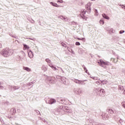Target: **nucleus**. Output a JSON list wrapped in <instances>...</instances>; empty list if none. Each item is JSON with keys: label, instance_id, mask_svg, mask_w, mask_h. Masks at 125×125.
Instances as JSON below:
<instances>
[{"label": "nucleus", "instance_id": "obj_1", "mask_svg": "<svg viewBox=\"0 0 125 125\" xmlns=\"http://www.w3.org/2000/svg\"><path fill=\"white\" fill-rule=\"evenodd\" d=\"M0 54L4 57H9V56L13 54V51L12 50L4 49L1 51Z\"/></svg>", "mask_w": 125, "mask_h": 125}, {"label": "nucleus", "instance_id": "obj_2", "mask_svg": "<svg viewBox=\"0 0 125 125\" xmlns=\"http://www.w3.org/2000/svg\"><path fill=\"white\" fill-rule=\"evenodd\" d=\"M96 90L98 91V93L100 95V96H104V95L105 94V90H104V89L97 88Z\"/></svg>", "mask_w": 125, "mask_h": 125}, {"label": "nucleus", "instance_id": "obj_3", "mask_svg": "<svg viewBox=\"0 0 125 125\" xmlns=\"http://www.w3.org/2000/svg\"><path fill=\"white\" fill-rule=\"evenodd\" d=\"M98 63L102 67H104V65H106L107 66L111 65V63L109 62H104L103 60H100V61Z\"/></svg>", "mask_w": 125, "mask_h": 125}, {"label": "nucleus", "instance_id": "obj_4", "mask_svg": "<svg viewBox=\"0 0 125 125\" xmlns=\"http://www.w3.org/2000/svg\"><path fill=\"white\" fill-rule=\"evenodd\" d=\"M61 110H63V111H66L67 113H72V110L71 109H68V106H63V105H61L60 107Z\"/></svg>", "mask_w": 125, "mask_h": 125}, {"label": "nucleus", "instance_id": "obj_5", "mask_svg": "<svg viewBox=\"0 0 125 125\" xmlns=\"http://www.w3.org/2000/svg\"><path fill=\"white\" fill-rule=\"evenodd\" d=\"M91 6V3L88 2L87 4L85 5L86 9L88 10L89 12H90L91 11V8L90 7Z\"/></svg>", "mask_w": 125, "mask_h": 125}, {"label": "nucleus", "instance_id": "obj_6", "mask_svg": "<svg viewBox=\"0 0 125 125\" xmlns=\"http://www.w3.org/2000/svg\"><path fill=\"white\" fill-rule=\"evenodd\" d=\"M47 81L49 82V83H54L53 78L51 77H47Z\"/></svg>", "mask_w": 125, "mask_h": 125}, {"label": "nucleus", "instance_id": "obj_7", "mask_svg": "<svg viewBox=\"0 0 125 125\" xmlns=\"http://www.w3.org/2000/svg\"><path fill=\"white\" fill-rule=\"evenodd\" d=\"M27 52L29 58H33V57H34V53L32 51H31L30 50H28L27 51Z\"/></svg>", "mask_w": 125, "mask_h": 125}, {"label": "nucleus", "instance_id": "obj_8", "mask_svg": "<svg viewBox=\"0 0 125 125\" xmlns=\"http://www.w3.org/2000/svg\"><path fill=\"white\" fill-rule=\"evenodd\" d=\"M57 79H61V82L64 83V84H66V78L64 77H61V76H57Z\"/></svg>", "mask_w": 125, "mask_h": 125}, {"label": "nucleus", "instance_id": "obj_9", "mask_svg": "<svg viewBox=\"0 0 125 125\" xmlns=\"http://www.w3.org/2000/svg\"><path fill=\"white\" fill-rule=\"evenodd\" d=\"M103 118L104 119V120H107L108 118H109V115H108V113H103L102 115Z\"/></svg>", "mask_w": 125, "mask_h": 125}, {"label": "nucleus", "instance_id": "obj_10", "mask_svg": "<svg viewBox=\"0 0 125 125\" xmlns=\"http://www.w3.org/2000/svg\"><path fill=\"white\" fill-rule=\"evenodd\" d=\"M74 92H75V93H76V94H81L82 93V90L80 89H75L74 90Z\"/></svg>", "mask_w": 125, "mask_h": 125}, {"label": "nucleus", "instance_id": "obj_11", "mask_svg": "<svg viewBox=\"0 0 125 125\" xmlns=\"http://www.w3.org/2000/svg\"><path fill=\"white\" fill-rule=\"evenodd\" d=\"M56 102V100L54 99H51L49 100L48 104H54Z\"/></svg>", "mask_w": 125, "mask_h": 125}, {"label": "nucleus", "instance_id": "obj_12", "mask_svg": "<svg viewBox=\"0 0 125 125\" xmlns=\"http://www.w3.org/2000/svg\"><path fill=\"white\" fill-rule=\"evenodd\" d=\"M86 80L80 81L78 80H75L74 82L76 83H79V84H82V83H83V82H85Z\"/></svg>", "mask_w": 125, "mask_h": 125}, {"label": "nucleus", "instance_id": "obj_13", "mask_svg": "<svg viewBox=\"0 0 125 125\" xmlns=\"http://www.w3.org/2000/svg\"><path fill=\"white\" fill-rule=\"evenodd\" d=\"M58 18L61 19L62 20H64V21H67V17L63 16H59Z\"/></svg>", "mask_w": 125, "mask_h": 125}, {"label": "nucleus", "instance_id": "obj_14", "mask_svg": "<svg viewBox=\"0 0 125 125\" xmlns=\"http://www.w3.org/2000/svg\"><path fill=\"white\" fill-rule=\"evenodd\" d=\"M50 4H51V5H52L53 6H55V7H60V6L58 4H57V3H54L53 2H50Z\"/></svg>", "mask_w": 125, "mask_h": 125}, {"label": "nucleus", "instance_id": "obj_15", "mask_svg": "<svg viewBox=\"0 0 125 125\" xmlns=\"http://www.w3.org/2000/svg\"><path fill=\"white\" fill-rule=\"evenodd\" d=\"M49 67H51L54 70V71H57V68H56V67L54 66V65H53L52 63H50L49 64Z\"/></svg>", "mask_w": 125, "mask_h": 125}, {"label": "nucleus", "instance_id": "obj_16", "mask_svg": "<svg viewBox=\"0 0 125 125\" xmlns=\"http://www.w3.org/2000/svg\"><path fill=\"white\" fill-rule=\"evenodd\" d=\"M102 16L104 18V19L110 20V18L108 16L106 15V14H103Z\"/></svg>", "mask_w": 125, "mask_h": 125}, {"label": "nucleus", "instance_id": "obj_17", "mask_svg": "<svg viewBox=\"0 0 125 125\" xmlns=\"http://www.w3.org/2000/svg\"><path fill=\"white\" fill-rule=\"evenodd\" d=\"M23 70H25V71H27V72H31V71H32L31 68H30L28 67L23 66Z\"/></svg>", "mask_w": 125, "mask_h": 125}, {"label": "nucleus", "instance_id": "obj_18", "mask_svg": "<svg viewBox=\"0 0 125 125\" xmlns=\"http://www.w3.org/2000/svg\"><path fill=\"white\" fill-rule=\"evenodd\" d=\"M81 17H82V18H83L84 15H85V10H82V12H81Z\"/></svg>", "mask_w": 125, "mask_h": 125}, {"label": "nucleus", "instance_id": "obj_19", "mask_svg": "<svg viewBox=\"0 0 125 125\" xmlns=\"http://www.w3.org/2000/svg\"><path fill=\"white\" fill-rule=\"evenodd\" d=\"M29 48H30V47H29V46L25 44H23V50H26L27 49H29Z\"/></svg>", "mask_w": 125, "mask_h": 125}, {"label": "nucleus", "instance_id": "obj_20", "mask_svg": "<svg viewBox=\"0 0 125 125\" xmlns=\"http://www.w3.org/2000/svg\"><path fill=\"white\" fill-rule=\"evenodd\" d=\"M15 113H16V110L15 109V108H13L11 109V114H12V115H14V114H15Z\"/></svg>", "mask_w": 125, "mask_h": 125}, {"label": "nucleus", "instance_id": "obj_21", "mask_svg": "<svg viewBox=\"0 0 125 125\" xmlns=\"http://www.w3.org/2000/svg\"><path fill=\"white\" fill-rule=\"evenodd\" d=\"M90 78L92 79V80H94V81H97L98 80V77L96 76H90Z\"/></svg>", "mask_w": 125, "mask_h": 125}, {"label": "nucleus", "instance_id": "obj_22", "mask_svg": "<svg viewBox=\"0 0 125 125\" xmlns=\"http://www.w3.org/2000/svg\"><path fill=\"white\" fill-rule=\"evenodd\" d=\"M101 83L102 84H106L108 83L107 80L101 81Z\"/></svg>", "mask_w": 125, "mask_h": 125}, {"label": "nucleus", "instance_id": "obj_23", "mask_svg": "<svg viewBox=\"0 0 125 125\" xmlns=\"http://www.w3.org/2000/svg\"><path fill=\"white\" fill-rule=\"evenodd\" d=\"M42 70L43 71H44V72H45V71H46L47 70V67H46V66L43 65L42 66Z\"/></svg>", "mask_w": 125, "mask_h": 125}, {"label": "nucleus", "instance_id": "obj_24", "mask_svg": "<svg viewBox=\"0 0 125 125\" xmlns=\"http://www.w3.org/2000/svg\"><path fill=\"white\" fill-rule=\"evenodd\" d=\"M45 61L47 63H48V64L51 63V61L49 60V59H46Z\"/></svg>", "mask_w": 125, "mask_h": 125}, {"label": "nucleus", "instance_id": "obj_25", "mask_svg": "<svg viewBox=\"0 0 125 125\" xmlns=\"http://www.w3.org/2000/svg\"><path fill=\"white\" fill-rule=\"evenodd\" d=\"M108 112L110 114H113L114 113V111H113V110L112 109H108Z\"/></svg>", "mask_w": 125, "mask_h": 125}, {"label": "nucleus", "instance_id": "obj_26", "mask_svg": "<svg viewBox=\"0 0 125 125\" xmlns=\"http://www.w3.org/2000/svg\"><path fill=\"white\" fill-rule=\"evenodd\" d=\"M20 53H21V54H22L23 55V56H24V57L26 56V54H25V52H24V51H21Z\"/></svg>", "mask_w": 125, "mask_h": 125}, {"label": "nucleus", "instance_id": "obj_27", "mask_svg": "<svg viewBox=\"0 0 125 125\" xmlns=\"http://www.w3.org/2000/svg\"><path fill=\"white\" fill-rule=\"evenodd\" d=\"M61 44L63 47H67V44H65L64 42H62Z\"/></svg>", "mask_w": 125, "mask_h": 125}, {"label": "nucleus", "instance_id": "obj_28", "mask_svg": "<svg viewBox=\"0 0 125 125\" xmlns=\"http://www.w3.org/2000/svg\"><path fill=\"white\" fill-rule=\"evenodd\" d=\"M19 58L20 61H24V58L22 57L21 56H20L19 57Z\"/></svg>", "mask_w": 125, "mask_h": 125}, {"label": "nucleus", "instance_id": "obj_29", "mask_svg": "<svg viewBox=\"0 0 125 125\" xmlns=\"http://www.w3.org/2000/svg\"><path fill=\"white\" fill-rule=\"evenodd\" d=\"M67 50H68V51H70V52H74V51H73V50H72V49L70 48L69 47H67Z\"/></svg>", "mask_w": 125, "mask_h": 125}, {"label": "nucleus", "instance_id": "obj_30", "mask_svg": "<svg viewBox=\"0 0 125 125\" xmlns=\"http://www.w3.org/2000/svg\"><path fill=\"white\" fill-rule=\"evenodd\" d=\"M100 24H102V25H103L104 24V21H103V20H101L100 21Z\"/></svg>", "mask_w": 125, "mask_h": 125}, {"label": "nucleus", "instance_id": "obj_31", "mask_svg": "<svg viewBox=\"0 0 125 125\" xmlns=\"http://www.w3.org/2000/svg\"><path fill=\"white\" fill-rule=\"evenodd\" d=\"M13 88H14V90H16V89H19V87L14 86Z\"/></svg>", "mask_w": 125, "mask_h": 125}, {"label": "nucleus", "instance_id": "obj_32", "mask_svg": "<svg viewBox=\"0 0 125 125\" xmlns=\"http://www.w3.org/2000/svg\"><path fill=\"white\" fill-rule=\"evenodd\" d=\"M57 2H60V3H63V0H58Z\"/></svg>", "mask_w": 125, "mask_h": 125}, {"label": "nucleus", "instance_id": "obj_33", "mask_svg": "<svg viewBox=\"0 0 125 125\" xmlns=\"http://www.w3.org/2000/svg\"><path fill=\"white\" fill-rule=\"evenodd\" d=\"M122 105L124 107V108H125V102H122Z\"/></svg>", "mask_w": 125, "mask_h": 125}, {"label": "nucleus", "instance_id": "obj_34", "mask_svg": "<svg viewBox=\"0 0 125 125\" xmlns=\"http://www.w3.org/2000/svg\"><path fill=\"white\" fill-rule=\"evenodd\" d=\"M75 44L76 45H81V43L77 42H76Z\"/></svg>", "mask_w": 125, "mask_h": 125}, {"label": "nucleus", "instance_id": "obj_35", "mask_svg": "<svg viewBox=\"0 0 125 125\" xmlns=\"http://www.w3.org/2000/svg\"><path fill=\"white\" fill-rule=\"evenodd\" d=\"M124 33H125L124 30H121L119 32L120 34H124Z\"/></svg>", "mask_w": 125, "mask_h": 125}, {"label": "nucleus", "instance_id": "obj_36", "mask_svg": "<svg viewBox=\"0 0 125 125\" xmlns=\"http://www.w3.org/2000/svg\"><path fill=\"white\" fill-rule=\"evenodd\" d=\"M78 40H79L80 41H83V40H84V38H77Z\"/></svg>", "mask_w": 125, "mask_h": 125}, {"label": "nucleus", "instance_id": "obj_37", "mask_svg": "<svg viewBox=\"0 0 125 125\" xmlns=\"http://www.w3.org/2000/svg\"><path fill=\"white\" fill-rule=\"evenodd\" d=\"M58 68H59L60 70L61 71H62V73H64V71L63 70V69H62V68L60 67H58Z\"/></svg>", "mask_w": 125, "mask_h": 125}, {"label": "nucleus", "instance_id": "obj_38", "mask_svg": "<svg viewBox=\"0 0 125 125\" xmlns=\"http://www.w3.org/2000/svg\"><path fill=\"white\" fill-rule=\"evenodd\" d=\"M96 83L98 84V85H100V84L101 83V82H96Z\"/></svg>", "mask_w": 125, "mask_h": 125}, {"label": "nucleus", "instance_id": "obj_39", "mask_svg": "<svg viewBox=\"0 0 125 125\" xmlns=\"http://www.w3.org/2000/svg\"><path fill=\"white\" fill-rule=\"evenodd\" d=\"M99 14L98 12H97L95 14V16H98Z\"/></svg>", "mask_w": 125, "mask_h": 125}, {"label": "nucleus", "instance_id": "obj_40", "mask_svg": "<svg viewBox=\"0 0 125 125\" xmlns=\"http://www.w3.org/2000/svg\"><path fill=\"white\" fill-rule=\"evenodd\" d=\"M110 32H111V33H114V30L113 29V28H111L110 30Z\"/></svg>", "mask_w": 125, "mask_h": 125}, {"label": "nucleus", "instance_id": "obj_41", "mask_svg": "<svg viewBox=\"0 0 125 125\" xmlns=\"http://www.w3.org/2000/svg\"><path fill=\"white\" fill-rule=\"evenodd\" d=\"M3 88H4V87L3 86H0V89H3Z\"/></svg>", "mask_w": 125, "mask_h": 125}, {"label": "nucleus", "instance_id": "obj_42", "mask_svg": "<svg viewBox=\"0 0 125 125\" xmlns=\"http://www.w3.org/2000/svg\"><path fill=\"white\" fill-rule=\"evenodd\" d=\"M1 84H3V82H0V85H1Z\"/></svg>", "mask_w": 125, "mask_h": 125}, {"label": "nucleus", "instance_id": "obj_43", "mask_svg": "<svg viewBox=\"0 0 125 125\" xmlns=\"http://www.w3.org/2000/svg\"><path fill=\"white\" fill-rule=\"evenodd\" d=\"M36 112L37 114H40V111H39V110H37Z\"/></svg>", "mask_w": 125, "mask_h": 125}, {"label": "nucleus", "instance_id": "obj_44", "mask_svg": "<svg viewBox=\"0 0 125 125\" xmlns=\"http://www.w3.org/2000/svg\"><path fill=\"white\" fill-rule=\"evenodd\" d=\"M84 70L85 71H86V70H87V69H86V68H85V67H84Z\"/></svg>", "mask_w": 125, "mask_h": 125}, {"label": "nucleus", "instance_id": "obj_45", "mask_svg": "<svg viewBox=\"0 0 125 125\" xmlns=\"http://www.w3.org/2000/svg\"><path fill=\"white\" fill-rule=\"evenodd\" d=\"M122 122H123V120L122 119L120 120V123H122Z\"/></svg>", "mask_w": 125, "mask_h": 125}, {"label": "nucleus", "instance_id": "obj_46", "mask_svg": "<svg viewBox=\"0 0 125 125\" xmlns=\"http://www.w3.org/2000/svg\"><path fill=\"white\" fill-rule=\"evenodd\" d=\"M2 45H1V43H0V48H1Z\"/></svg>", "mask_w": 125, "mask_h": 125}, {"label": "nucleus", "instance_id": "obj_47", "mask_svg": "<svg viewBox=\"0 0 125 125\" xmlns=\"http://www.w3.org/2000/svg\"><path fill=\"white\" fill-rule=\"evenodd\" d=\"M29 40H32V41H35V39H32L31 38H29Z\"/></svg>", "mask_w": 125, "mask_h": 125}, {"label": "nucleus", "instance_id": "obj_48", "mask_svg": "<svg viewBox=\"0 0 125 125\" xmlns=\"http://www.w3.org/2000/svg\"><path fill=\"white\" fill-rule=\"evenodd\" d=\"M95 12H98V11H97V9H95Z\"/></svg>", "mask_w": 125, "mask_h": 125}, {"label": "nucleus", "instance_id": "obj_49", "mask_svg": "<svg viewBox=\"0 0 125 125\" xmlns=\"http://www.w3.org/2000/svg\"><path fill=\"white\" fill-rule=\"evenodd\" d=\"M124 94H125V90L123 92Z\"/></svg>", "mask_w": 125, "mask_h": 125}, {"label": "nucleus", "instance_id": "obj_50", "mask_svg": "<svg viewBox=\"0 0 125 125\" xmlns=\"http://www.w3.org/2000/svg\"><path fill=\"white\" fill-rule=\"evenodd\" d=\"M85 73H87V69H86Z\"/></svg>", "mask_w": 125, "mask_h": 125}, {"label": "nucleus", "instance_id": "obj_51", "mask_svg": "<svg viewBox=\"0 0 125 125\" xmlns=\"http://www.w3.org/2000/svg\"><path fill=\"white\" fill-rule=\"evenodd\" d=\"M14 38H15L16 39H17V38L15 37H14Z\"/></svg>", "mask_w": 125, "mask_h": 125}]
</instances>
